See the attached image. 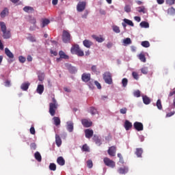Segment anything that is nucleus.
I'll return each instance as SVG.
<instances>
[{
  "label": "nucleus",
  "mask_w": 175,
  "mask_h": 175,
  "mask_svg": "<svg viewBox=\"0 0 175 175\" xmlns=\"http://www.w3.org/2000/svg\"><path fill=\"white\" fill-rule=\"evenodd\" d=\"M122 87H126V85H128V79L126 78H124L122 80Z\"/></svg>",
  "instance_id": "nucleus-43"
},
{
  "label": "nucleus",
  "mask_w": 175,
  "mask_h": 175,
  "mask_svg": "<svg viewBox=\"0 0 175 175\" xmlns=\"http://www.w3.org/2000/svg\"><path fill=\"white\" fill-rule=\"evenodd\" d=\"M133 95L134 96H135L136 98H140V92L139 90H136L133 92Z\"/></svg>",
  "instance_id": "nucleus-47"
},
{
  "label": "nucleus",
  "mask_w": 175,
  "mask_h": 175,
  "mask_svg": "<svg viewBox=\"0 0 175 175\" xmlns=\"http://www.w3.org/2000/svg\"><path fill=\"white\" fill-rule=\"evenodd\" d=\"M34 157L36 161H38V162H42V155H40V153L39 152H36L34 154Z\"/></svg>",
  "instance_id": "nucleus-28"
},
{
  "label": "nucleus",
  "mask_w": 175,
  "mask_h": 175,
  "mask_svg": "<svg viewBox=\"0 0 175 175\" xmlns=\"http://www.w3.org/2000/svg\"><path fill=\"white\" fill-rule=\"evenodd\" d=\"M135 154L138 158H140L142 157V154H143V149L142 148H137Z\"/></svg>",
  "instance_id": "nucleus-33"
},
{
  "label": "nucleus",
  "mask_w": 175,
  "mask_h": 175,
  "mask_svg": "<svg viewBox=\"0 0 175 175\" xmlns=\"http://www.w3.org/2000/svg\"><path fill=\"white\" fill-rule=\"evenodd\" d=\"M66 129L68 132H73V122H67Z\"/></svg>",
  "instance_id": "nucleus-17"
},
{
  "label": "nucleus",
  "mask_w": 175,
  "mask_h": 175,
  "mask_svg": "<svg viewBox=\"0 0 175 175\" xmlns=\"http://www.w3.org/2000/svg\"><path fill=\"white\" fill-rule=\"evenodd\" d=\"M138 58L140 59V61H142V62H146V56H144V54L140 53L138 55Z\"/></svg>",
  "instance_id": "nucleus-37"
},
{
  "label": "nucleus",
  "mask_w": 175,
  "mask_h": 175,
  "mask_svg": "<svg viewBox=\"0 0 175 175\" xmlns=\"http://www.w3.org/2000/svg\"><path fill=\"white\" fill-rule=\"evenodd\" d=\"M82 124L83 125V126H85V128H90V126H91V125H92V122H91L90 120H88L87 119H83L81 121Z\"/></svg>",
  "instance_id": "nucleus-9"
},
{
  "label": "nucleus",
  "mask_w": 175,
  "mask_h": 175,
  "mask_svg": "<svg viewBox=\"0 0 175 175\" xmlns=\"http://www.w3.org/2000/svg\"><path fill=\"white\" fill-rule=\"evenodd\" d=\"M89 113H91V114L92 116H94V114H96V113H98V111H96V109L94 108V107H90L88 110Z\"/></svg>",
  "instance_id": "nucleus-39"
},
{
  "label": "nucleus",
  "mask_w": 175,
  "mask_h": 175,
  "mask_svg": "<svg viewBox=\"0 0 175 175\" xmlns=\"http://www.w3.org/2000/svg\"><path fill=\"white\" fill-rule=\"evenodd\" d=\"M134 20L137 23H140V21H142V18L139 16H135Z\"/></svg>",
  "instance_id": "nucleus-57"
},
{
  "label": "nucleus",
  "mask_w": 175,
  "mask_h": 175,
  "mask_svg": "<svg viewBox=\"0 0 175 175\" xmlns=\"http://www.w3.org/2000/svg\"><path fill=\"white\" fill-rule=\"evenodd\" d=\"M49 24H50V20L47 18H44L42 20L41 27L42 28H44V27H46V25H49Z\"/></svg>",
  "instance_id": "nucleus-20"
},
{
  "label": "nucleus",
  "mask_w": 175,
  "mask_h": 175,
  "mask_svg": "<svg viewBox=\"0 0 175 175\" xmlns=\"http://www.w3.org/2000/svg\"><path fill=\"white\" fill-rule=\"evenodd\" d=\"M82 150L83 151H90V148L88 147V146H87V144H85L83 146Z\"/></svg>",
  "instance_id": "nucleus-52"
},
{
  "label": "nucleus",
  "mask_w": 175,
  "mask_h": 175,
  "mask_svg": "<svg viewBox=\"0 0 175 175\" xmlns=\"http://www.w3.org/2000/svg\"><path fill=\"white\" fill-rule=\"evenodd\" d=\"M93 140L95 142L96 144H98V146H100V139H99L98 136L94 135L93 137Z\"/></svg>",
  "instance_id": "nucleus-38"
},
{
  "label": "nucleus",
  "mask_w": 175,
  "mask_h": 175,
  "mask_svg": "<svg viewBox=\"0 0 175 175\" xmlns=\"http://www.w3.org/2000/svg\"><path fill=\"white\" fill-rule=\"evenodd\" d=\"M174 94H175V88L173 89V90L170 92L169 96H173V95H174Z\"/></svg>",
  "instance_id": "nucleus-62"
},
{
  "label": "nucleus",
  "mask_w": 175,
  "mask_h": 175,
  "mask_svg": "<svg viewBox=\"0 0 175 175\" xmlns=\"http://www.w3.org/2000/svg\"><path fill=\"white\" fill-rule=\"evenodd\" d=\"M8 14H9V10H8V8H5L1 12V17L2 18L6 17V16H8Z\"/></svg>",
  "instance_id": "nucleus-25"
},
{
  "label": "nucleus",
  "mask_w": 175,
  "mask_h": 175,
  "mask_svg": "<svg viewBox=\"0 0 175 175\" xmlns=\"http://www.w3.org/2000/svg\"><path fill=\"white\" fill-rule=\"evenodd\" d=\"M59 55L60 56V58H57L56 59L57 62H59V61H61V58H63L64 59H69V56H68V55L64 53V51H60L59 52Z\"/></svg>",
  "instance_id": "nucleus-8"
},
{
  "label": "nucleus",
  "mask_w": 175,
  "mask_h": 175,
  "mask_svg": "<svg viewBox=\"0 0 175 175\" xmlns=\"http://www.w3.org/2000/svg\"><path fill=\"white\" fill-rule=\"evenodd\" d=\"M112 29L113 32H115L116 33H120V32H121V30L120 29V27L116 25H112Z\"/></svg>",
  "instance_id": "nucleus-30"
},
{
  "label": "nucleus",
  "mask_w": 175,
  "mask_h": 175,
  "mask_svg": "<svg viewBox=\"0 0 175 175\" xmlns=\"http://www.w3.org/2000/svg\"><path fill=\"white\" fill-rule=\"evenodd\" d=\"M30 133L31 135H35V128L33 126L31 127V129H30Z\"/></svg>",
  "instance_id": "nucleus-58"
},
{
  "label": "nucleus",
  "mask_w": 175,
  "mask_h": 175,
  "mask_svg": "<svg viewBox=\"0 0 175 175\" xmlns=\"http://www.w3.org/2000/svg\"><path fill=\"white\" fill-rule=\"evenodd\" d=\"M52 100L53 103L49 104V113L51 116H55V110H57V107H58V104L55 98H53Z\"/></svg>",
  "instance_id": "nucleus-2"
},
{
  "label": "nucleus",
  "mask_w": 175,
  "mask_h": 175,
  "mask_svg": "<svg viewBox=\"0 0 175 175\" xmlns=\"http://www.w3.org/2000/svg\"><path fill=\"white\" fill-rule=\"evenodd\" d=\"M53 121H54V124L56 126H58V125H60L61 124V120L59 119V118L58 117H54L53 118Z\"/></svg>",
  "instance_id": "nucleus-29"
},
{
  "label": "nucleus",
  "mask_w": 175,
  "mask_h": 175,
  "mask_svg": "<svg viewBox=\"0 0 175 175\" xmlns=\"http://www.w3.org/2000/svg\"><path fill=\"white\" fill-rule=\"evenodd\" d=\"M132 76H133V79H135V80H139V74H137V72H133Z\"/></svg>",
  "instance_id": "nucleus-45"
},
{
  "label": "nucleus",
  "mask_w": 175,
  "mask_h": 175,
  "mask_svg": "<svg viewBox=\"0 0 175 175\" xmlns=\"http://www.w3.org/2000/svg\"><path fill=\"white\" fill-rule=\"evenodd\" d=\"M124 128L126 131H129L131 128H132V123L129 122V120H126L124 122Z\"/></svg>",
  "instance_id": "nucleus-22"
},
{
  "label": "nucleus",
  "mask_w": 175,
  "mask_h": 175,
  "mask_svg": "<svg viewBox=\"0 0 175 175\" xmlns=\"http://www.w3.org/2000/svg\"><path fill=\"white\" fill-rule=\"evenodd\" d=\"M123 43L124 46H128V44H132V40L129 38H126L123 40Z\"/></svg>",
  "instance_id": "nucleus-32"
},
{
  "label": "nucleus",
  "mask_w": 175,
  "mask_h": 175,
  "mask_svg": "<svg viewBox=\"0 0 175 175\" xmlns=\"http://www.w3.org/2000/svg\"><path fill=\"white\" fill-rule=\"evenodd\" d=\"M85 137H87L88 139H91V137H92V135H94V131L91 129H86L85 130Z\"/></svg>",
  "instance_id": "nucleus-11"
},
{
  "label": "nucleus",
  "mask_w": 175,
  "mask_h": 175,
  "mask_svg": "<svg viewBox=\"0 0 175 175\" xmlns=\"http://www.w3.org/2000/svg\"><path fill=\"white\" fill-rule=\"evenodd\" d=\"M87 165L88 167L91 169V167H92V166H94L93 163H92V161L89 160L87 161Z\"/></svg>",
  "instance_id": "nucleus-50"
},
{
  "label": "nucleus",
  "mask_w": 175,
  "mask_h": 175,
  "mask_svg": "<svg viewBox=\"0 0 175 175\" xmlns=\"http://www.w3.org/2000/svg\"><path fill=\"white\" fill-rule=\"evenodd\" d=\"M92 72H94V73H96V66H92Z\"/></svg>",
  "instance_id": "nucleus-63"
},
{
  "label": "nucleus",
  "mask_w": 175,
  "mask_h": 175,
  "mask_svg": "<svg viewBox=\"0 0 175 175\" xmlns=\"http://www.w3.org/2000/svg\"><path fill=\"white\" fill-rule=\"evenodd\" d=\"M29 85H30V83L29 82L23 83L21 85V90H23V91H27L28 88H29Z\"/></svg>",
  "instance_id": "nucleus-21"
},
{
  "label": "nucleus",
  "mask_w": 175,
  "mask_h": 175,
  "mask_svg": "<svg viewBox=\"0 0 175 175\" xmlns=\"http://www.w3.org/2000/svg\"><path fill=\"white\" fill-rule=\"evenodd\" d=\"M94 84H95V85H96V87L98 90H100L102 88V86L100 85V83H99V82L95 81Z\"/></svg>",
  "instance_id": "nucleus-53"
},
{
  "label": "nucleus",
  "mask_w": 175,
  "mask_h": 175,
  "mask_svg": "<svg viewBox=\"0 0 175 175\" xmlns=\"http://www.w3.org/2000/svg\"><path fill=\"white\" fill-rule=\"evenodd\" d=\"M49 169L50 170H53L54 172L57 169V165L55 163H52L49 165Z\"/></svg>",
  "instance_id": "nucleus-41"
},
{
  "label": "nucleus",
  "mask_w": 175,
  "mask_h": 175,
  "mask_svg": "<svg viewBox=\"0 0 175 175\" xmlns=\"http://www.w3.org/2000/svg\"><path fill=\"white\" fill-rule=\"evenodd\" d=\"M57 162L60 166H64V165H65V159H64V157H58L57 159Z\"/></svg>",
  "instance_id": "nucleus-23"
},
{
  "label": "nucleus",
  "mask_w": 175,
  "mask_h": 175,
  "mask_svg": "<svg viewBox=\"0 0 175 175\" xmlns=\"http://www.w3.org/2000/svg\"><path fill=\"white\" fill-rule=\"evenodd\" d=\"M129 168L128 167H120L118 172V173H120V174H125L126 173H128L129 172Z\"/></svg>",
  "instance_id": "nucleus-16"
},
{
  "label": "nucleus",
  "mask_w": 175,
  "mask_h": 175,
  "mask_svg": "<svg viewBox=\"0 0 175 175\" xmlns=\"http://www.w3.org/2000/svg\"><path fill=\"white\" fill-rule=\"evenodd\" d=\"M133 126L136 131L138 132H140L141 131H143L144 127H143V123L139 122H135L133 124Z\"/></svg>",
  "instance_id": "nucleus-7"
},
{
  "label": "nucleus",
  "mask_w": 175,
  "mask_h": 175,
  "mask_svg": "<svg viewBox=\"0 0 175 175\" xmlns=\"http://www.w3.org/2000/svg\"><path fill=\"white\" fill-rule=\"evenodd\" d=\"M157 2L159 5H162L163 3H164L165 0H157Z\"/></svg>",
  "instance_id": "nucleus-60"
},
{
  "label": "nucleus",
  "mask_w": 175,
  "mask_h": 175,
  "mask_svg": "<svg viewBox=\"0 0 175 175\" xmlns=\"http://www.w3.org/2000/svg\"><path fill=\"white\" fill-rule=\"evenodd\" d=\"M104 163L109 167H114L116 166V163L107 157L104 158Z\"/></svg>",
  "instance_id": "nucleus-6"
},
{
  "label": "nucleus",
  "mask_w": 175,
  "mask_h": 175,
  "mask_svg": "<svg viewBox=\"0 0 175 175\" xmlns=\"http://www.w3.org/2000/svg\"><path fill=\"white\" fill-rule=\"evenodd\" d=\"M30 23L31 24H33V27H36L35 25V24H36V19H35L34 18H32L31 20H30Z\"/></svg>",
  "instance_id": "nucleus-56"
},
{
  "label": "nucleus",
  "mask_w": 175,
  "mask_h": 175,
  "mask_svg": "<svg viewBox=\"0 0 175 175\" xmlns=\"http://www.w3.org/2000/svg\"><path fill=\"white\" fill-rule=\"evenodd\" d=\"M62 40L64 43H69L70 42V33L66 30L63 31Z\"/></svg>",
  "instance_id": "nucleus-3"
},
{
  "label": "nucleus",
  "mask_w": 175,
  "mask_h": 175,
  "mask_svg": "<svg viewBox=\"0 0 175 175\" xmlns=\"http://www.w3.org/2000/svg\"><path fill=\"white\" fill-rule=\"evenodd\" d=\"M38 80L40 81H43V80H44V73L38 74Z\"/></svg>",
  "instance_id": "nucleus-44"
},
{
  "label": "nucleus",
  "mask_w": 175,
  "mask_h": 175,
  "mask_svg": "<svg viewBox=\"0 0 175 175\" xmlns=\"http://www.w3.org/2000/svg\"><path fill=\"white\" fill-rule=\"evenodd\" d=\"M86 5L85 1H79L77 5V12H83L85 9Z\"/></svg>",
  "instance_id": "nucleus-5"
},
{
  "label": "nucleus",
  "mask_w": 175,
  "mask_h": 175,
  "mask_svg": "<svg viewBox=\"0 0 175 175\" xmlns=\"http://www.w3.org/2000/svg\"><path fill=\"white\" fill-rule=\"evenodd\" d=\"M141 28H150V25L146 21H142L139 24Z\"/></svg>",
  "instance_id": "nucleus-31"
},
{
  "label": "nucleus",
  "mask_w": 175,
  "mask_h": 175,
  "mask_svg": "<svg viewBox=\"0 0 175 175\" xmlns=\"http://www.w3.org/2000/svg\"><path fill=\"white\" fill-rule=\"evenodd\" d=\"M137 12H139V13H143L144 14H145V13H147V9H146V7L144 6H141L137 8Z\"/></svg>",
  "instance_id": "nucleus-26"
},
{
  "label": "nucleus",
  "mask_w": 175,
  "mask_h": 175,
  "mask_svg": "<svg viewBox=\"0 0 175 175\" xmlns=\"http://www.w3.org/2000/svg\"><path fill=\"white\" fill-rule=\"evenodd\" d=\"M127 109L126 107L120 109L121 114H126Z\"/></svg>",
  "instance_id": "nucleus-54"
},
{
  "label": "nucleus",
  "mask_w": 175,
  "mask_h": 175,
  "mask_svg": "<svg viewBox=\"0 0 175 175\" xmlns=\"http://www.w3.org/2000/svg\"><path fill=\"white\" fill-rule=\"evenodd\" d=\"M174 113L175 112L173 111L172 112L167 113L166 117H172V116H174Z\"/></svg>",
  "instance_id": "nucleus-59"
},
{
  "label": "nucleus",
  "mask_w": 175,
  "mask_h": 175,
  "mask_svg": "<svg viewBox=\"0 0 175 175\" xmlns=\"http://www.w3.org/2000/svg\"><path fill=\"white\" fill-rule=\"evenodd\" d=\"M83 46H85V47H87V49H90V47H91L92 46V42L88 40H85L83 42Z\"/></svg>",
  "instance_id": "nucleus-24"
},
{
  "label": "nucleus",
  "mask_w": 175,
  "mask_h": 175,
  "mask_svg": "<svg viewBox=\"0 0 175 175\" xmlns=\"http://www.w3.org/2000/svg\"><path fill=\"white\" fill-rule=\"evenodd\" d=\"M51 54L56 56V55H57L58 53H57V51H55L51 50Z\"/></svg>",
  "instance_id": "nucleus-61"
},
{
  "label": "nucleus",
  "mask_w": 175,
  "mask_h": 175,
  "mask_svg": "<svg viewBox=\"0 0 175 175\" xmlns=\"http://www.w3.org/2000/svg\"><path fill=\"white\" fill-rule=\"evenodd\" d=\"M10 36H12V35L10 34V31L5 30L3 31V38L4 39H10Z\"/></svg>",
  "instance_id": "nucleus-18"
},
{
  "label": "nucleus",
  "mask_w": 175,
  "mask_h": 175,
  "mask_svg": "<svg viewBox=\"0 0 175 175\" xmlns=\"http://www.w3.org/2000/svg\"><path fill=\"white\" fill-rule=\"evenodd\" d=\"M18 59H19V62H21V64H24V62H25L26 61L25 57L23 56H19Z\"/></svg>",
  "instance_id": "nucleus-48"
},
{
  "label": "nucleus",
  "mask_w": 175,
  "mask_h": 175,
  "mask_svg": "<svg viewBox=\"0 0 175 175\" xmlns=\"http://www.w3.org/2000/svg\"><path fill=\"white\" fill-rule=\"evenodd\" d=\"M142 99L145 105H150L151 100H150V98H148L147 96H143Z\"/></svg>",
  "instance_id": "nucleus-27"
},
{
  "label": "nucleus",
  "mask_w": 175,
  "mask_h": 175,
  "mask_svg": "<svg viewBox=\"0 0 175 175\" xmlns=\"http://www.w3.org/2000/svg\"><path fill=\"white\" fill-rule=\"evenodd\" d=\"M23 10L27 13H31V12H33V8L32 7L26 6L23 8Z\"/></svg>",
  "instance_id": "nucleus-35"
},
{
  "label": "nucleus",
  "mask_w": 175,
  "mask_h": 175,
  "mask_svg": "<svg viewBox=\"0 0 175 175\" xmlns=\"http://www.w3.org/2000/svg\"><path fill=\"white\" fill-rule=\"evenodd\" d=\"M124 23H125L127 25H130V27H133L134 26V24H133V22H132V21L129 20V19H126V18H124L123 20Z\"/></svg>",
  "instance_id": "nucleus-34"
},
{
  "label": "nucleus",
  "mask_w": 175,
  "mask_h": 175,
  "mask_svg": "<svg viewBox=\"0 0 175 175\" xmlns=\"http://www.w3.org/2000/svg\"><path fill=\"white\" fill-rule=\"evenodd\" d=\"M103 79L107 84H111L113 79H111V74L109 72H107L103 75Z\"/></svg>",
  "instance_id": "nucleus-4"
},
{
  "label": "nucleus",
  "mask_w": 175,
  "mask_h": 175,
  "mask_svg": "<svg viewBox=\"0 0 175 175\" xmlns=\"http://www.w3.org/2000/svg\"><path fill=\"white\" fill-rule=\"evenodd\" d=\"M156 106L159 109V110H162V102L161 101V99H159L157 100Z\"/></svg>",
  "instance_id": "nucleus-40"
},
{
  "label": "nucleus",
  "mask_w": 175,
  "mask_h": 175,
  "mask_svg": "<svg viewBox=\"0 0 175 175\" xmlns=\"http://www.w3.org/2000/svg\"><path fill=\"white\" fill-rule=\"evenodd\" d=\"M142 46L143 47H150V42L148 41H143L142 42Z\"/></svg>",
  "instance_id": "nucleus-42"
},
{
  "label": "nucleus",
  "mask_w": 175,
  "mask_h": 175,
  "mask_svg": "<svg viewBox=\"0 0 175 175\" xmlns=\"http://www.w3.org/2000/svg\"><path fill=\"white\" fill-rule=\"evenodd\" d=\"M55 143L57 147H61V144H62V140L61 139V137L57 134L55 135Z\"/></svg>",
  "instance_id": "nucleus-15"
},
{
  "label": "nucleus",
  "mask_w": 175,
  "mask_h": 175,
  "mask_svg": "<svg viewBox=\"0 0 175 175\" xmlns=\"http://www.w3.org/2000/svg\"><path fill=\"white\" fill-rule=\"evenodd\" d=\"M93 39H95V40H96V42H98V43H102V42H105V38H103V37H102V36H97L96 35L92 36Z\"/></svg>",
  "instance_id": "nucleus-14"
},
{
  "label": "nucleus",
  "mask_w": 175,
  "mask_h": 175,
  "mask_svg": "<svg viewBox=\"0 0 175 175\" xmlns=\"http://www.w3.org/2000/svg\"><path fill=\"white\" fill-rule=\"evenodd\" d=\"M44 91V85H38L36 89L37 94L42 95L43 92Z\"/></svg>",
  "instance_id": "nucleus-12"
},
{
  "label": "nucleus",
  "mask_w": 175,
  "mask_h": 175,
  "mask_svg": "<svg viewBox=\"0 0 175 175\" xmlns=\"http://www.w3.org/2000/svg\"><path fill=\"white\" fill-rule=\"evenodd\" d=\"M108 154L110 157H114L116 155V146H111L108 150Z\"/></svg>",
  "instance_id": "nucleus-13"
},
{
  "label": "nucleus",
  "mask_w": 175,
  "mask_h": 175,
  "mask_svg": "<svg viewBox=\"0 0 175 175\" xmlns=\"http://www.w3.org/2000/svg\"><path fill=\"white\" fill-rule=\"evenodd\" d=\"M5 87H10V81H5Z\"/></svg>",
  "instance_id": "nucleus-64"
},
{
  "label": "nucleus",
  "mask_w": 175,
  "mask_h": 175,
  "mask_svg": "<svg viewBox=\"0 0 175 175\" xmlns=\"http://www.w3.org/2000/svg\"><path fill=\"white\" fill-rule=\"evenodd\" d=\"M141 72H142V73H143L144 75H147V73H148V69L147 68H146V67L142 68L141 69Z\"/></svg>",
  "instance_id": "nucleus-46"
},
{
  "label": "nucleus",
  "mask_w": 175,
  "mask_h": 175,
  "mask_svg": "<svg viewBox=\"0 0 175 175\" xmlns=\"http://www.w3.org/2000/svg\"><path fill=\"white\" fill-rule=\"evenodd\" d=\"M0 27L2 32H5L6 31V24L3 22H0Z\"/></svg>",
  "instance_id": "nucleus-36"
},
{
  "label": "nucleus",
  "mask_w": 175,
  "mask_h": 175,
  "mask_svg": "<svg viewBox=\"0 0 175 175\" xmlns=\"http://www.w3.org/2000/svg\"><path fill=\"white\" fill-rule=\"evenodd\" d=\"M174 3H175V0H166L167 5H174Z\"/></svg>",
  "instance_id": "nucleus-51"
},
{
  "label": "nucleus",
  "mask_w": 175,
  "mask_h": 175,
  "mask_svg": "<svg viewBox=\"0 0 175 175\" xmlns=\"http://www.w3.org/2000/svg\"><path fill=\"white\" fill-rule=\"evenodd\" d=\"M5 53L6 54L7 57H8V58H14V55H13V53H12V51H10V50H9V49L5 48Z\"/></svg>",
  "instance_id": "nucleus-19"
},
{
  "label": "nucleus",
  "mask_w": 175,
  "mask_h": 175,
  "mask_svg": "<svg viewBox=\"0 0 175 175\" xmlns=\"http://www.w3.org/2000/svg\"><path fill=\"white\" fill-rule=\"evenodd\" d=\"M70 52L72 54H75L76 55H78V57L84 56V51L80 49V46L78 44L73 45L70 49Z\"/></svg>",
  "instance_id": "nucleus-1"
},
{
  "label": "nucleus",
  "mask_w": 175,
  "mask_h": 175,
  "mask_svg": "<svg viewBox=\"0 0 175 175\" xmlns=\"http://www.w3.org/2000/svg\"><path fill=\"white\" fill-rule=\"evenodd\" d=\"M169 14H175V9L172 7L168 10Z\"/></svg>",
  "instance_id": "nucleus-49"
},
{
  "label": "nucleus",
  "mask_w": 175,
  "mask_h": 175,
  "mask_svg": "<svg viewBox=\"0 0 175 175\" xmlns=\"http://www.w3.org/2000/svg\"><path fill=\"white\" fill-rule=\"evenodd\" d=\"M81 79H82L83 81H85V83H87V82L90 81V80L91 79V75L87 74V73H83L82 75Z\"/></svg>",
  "instance_id": "nucleus-10"
},
{
  "label": "nucleus",
  "mask_w": 175,
  "mask_h": 175,
  "mask_svg": "<svg viewBox=\"0 0 175 175\" xmlns=\"http://www.w3.org/2000/svg\"><path fill=\"white\" fill-rule=\"evenodd\" d=\"M124 10L125 12H126L127 13H129V12H131V6L129 5H126L124 7Z\"/></svg>",
  "instance_id": "nucleus-55"
}]
</instances>
